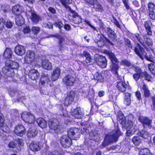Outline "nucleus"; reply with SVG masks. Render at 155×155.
Segmentation results:
<instances>
[{"mask_svg":"<svg viewBox=\"0 0 155 155\" xmlns=\"http://www.w3.org/2000/svg\"><path fill=\"white\" fill-rule=\"evenodd\" d=\"M141 76L142 77V74L138 73H135L133 75V77L134 79L136 81H138Z\"/></svg>","mask_w":155,"mask_h":155,"instance_id":"nucleus-47","label":"nucleus"},{"mask_svg":"<svg viewBox=\"0 0 155 155\" xmlns=\"http://www.w3.org/2000/svg\"><path fill=\"white\" fill-rule=\"evenodd\" d=\"M81 130L74 127L70 128L68 131V134L70 138L77 140L80 137Z\"/></svg>","mask_w":155,"mask_h":155,"instance_id":"nucleus-6","label":"nucleus"},{"mask_svg":"<svg viewBox=\"0 0 155 155\" xmlns=\"http://www.w3.org/2000/svg\"><path fill=\"white\" fill-rule=\"evenodd\" d=\"M86 2L90 5H93L94 4V0H84Z\"/></svg>","mask_w":155,"mask_h":155,"instance_id":"nucleus-59","label":"nucleus"},{"mask_svg":"<svg viewBox=\"0 0 155 155\" xmlns=\"http://www.w3.org/2000/svg\"><path fill=\"white\" fill-rule=\"evenodd\" d=\"M21 117L25 121L30 124L33 123L35 120V116L30 112H24L22 114Z\"/></svg>","mask_w":155,"mask_h":155,"instance_id":"nucleus-7","label":"nucleus"},{"mask_svg":"<svg viewBox=\"0 0 155 155\" xmlns=\"http://www.w3.org/2000/svg\"><path fill=\"white\" fill-rule=\"evenodd\" d=\"M38 131L35 128H30L28 131L27 135L28 137H35L37 134Z\"/></svg>","mask_w":155,"mask_h":155,"instance_id":"nucleus-27","label":"nucleus"},{"mask_svg":"<svg viewBox=\"0 0 155 155\" xmlns=\"http://www.w3.org/2000/svg\"><path fill=\"white\" fill-rule=\"evenodd\" d=\"M50 81L49 77L47 73H43L41 77L40 84L42 85H45Z\"/></svg>","mask_w":155,"mask_h":155,"instance_id":"nucleus-19","label":"nucleus"},{"mask_svg":"<svg viewBox=\"0 0 155 155\" xmlns=\"http://www.w3.org/2000/svg\"><path fill=\"white\" fill-rule=\"evenodd\" d=\"M14 132L17 136H21L25 133V129L23 125H18L15 127Z\"/></svg>","mask_w":155,"mask_h":155,"instance_id":"nucleus-13","label":"nucleus"},{"mask_svg":"<svg viewBox=\"0 0 155 155\" xmlns=\"http://www.w3.org/2000/svg\"><path fill=\"white\" fill-rule=\"evenodd\" d=\"M90 136L91 137H96L97 135V131L96 130H93L89 134Z\"/></svg>","mask_w":155,"mask_h":155,"instance_id":"nucleus-49","label":"nucleus"},{"mask_svg":"<svg viewBox=\"0 0 155 155\" xmlns=\"http://www.w3.org/2000/svg\"><path fill=\"white\" fill-rule=\"evenodd\" d=\"M150 24L151 22L150 21H146L144 23V27L146 28L147 34L149 35H152V32L150 26Z\"/></svg>","mask_w":155,"mask_h":155,"instance_id":"nucleus-33","label":"nucleus"},{"mask_svg":"<svg viewBox=\"0 0 155 155\" xmlns=\"http://www.w3.org/2000/svg\"><path fill=\"white\" fill-rule=\"evenodd\" d=\"M26 15L27 17L30 18L34 24L38 23L41 20L40 17L34 10L31 9L30 10H28L26 12Z\"/></svg>","mask_w":155,"mask_h":155,"instance_id":"nucleus-5","label":"nucleus"},{"mask_svg":"<svg viewBox=\"0 0 155 155\" xmlns=\"http://www.w3.org/2000/svg\"><path fill=\"white\" fill-rule=\"evenodd\" d=\"M90 55V54L87 51H84L81 54V57H84L86 58L89 57Z\"/></svg>","mask_w":155,"mask_h":155,"instance_id":"nucleus-54","label":"nucleus"},{"mask_svg":"<svg viewBox=\"0 0 155 155\" xmlns=\"http://www.w3.org/2000/svg\"><path fill=\"white\" fill-rule=\"evenodd\" d=\"M49 37H55L58 38L59 40V45L60 47H62L64 44V37L58 34L55 35H50Z\"/></svg>","mask_w":155,"mask_h":155,"instance_id":"nucleus-28","label":"nucleus"},{"mask_svg":"<svg viewBox=\"0 0 155 155\" xmlns=\"http://www.w3.org/2000/svg\"><path fill=\"white\" fill-rule=\"evenodd\" d=\"M63 81L66 85L72 86L74 83L75 79L72 76L67 75L64 77Z\"/></svg>","mask_w":155,"mask_h":155,"instance_id":"nucleus-14","label":"nucleus"},{"mask_svg":"<svg viewBox=\"0 0 155 155\" xmlns=\"http://www.w3.org/2000/svg\"><path fill=\"white\" fill-rule=\"evenodd\" d=\"M149 12L150 18L153 20L155 19V11H151Z\"/></svg>","mask_w":155,"mask_h":155,"instance_id":"nucleus-52","label":"nucleus"},{"mask_svg":"<svg viewBox=\"0 0 155 155\" xmlns=\"http://www.w3.org/2000/svg\"><path fill=\"white\" fill-rule=\"evenodd\" d=\"M15 22L18 25L20 26L24 24V20L21 15H19L16 18Z\"/></svg>","mask_w":155,"mask_h":155,"instance_id":"nucleus-34","label":"nucleus"},{"mask_svg":"<svg viewBox=\"0 0 155 155\" xmlns=\"http://www.w3.org/2000/svg\"><path fill=\"white\" fill-rule=\"evenodd\" d=\"M40 30V28L38 27H33L31 28V31L34 34L38 33Z\"/></svg>","mask_w":155,"mask_h":155,"instance_id":"nucleus-48","label":"nucleus"},{"mask_svg":"<svg viewBox=\"0 0 155 155\" xmlns=\"http://www.w3.org/2000/svg\"><path fill=\"white\" fill-rule=\"evenodd\" d=\"M71 3V0H68L67 1H65V0H61V3L64 7L71 14L73 17V22L76 24H79L81 22L82 20L81 17L78 15L76 12L72 10L71 8L67 4H69Z\"/></svg>","mask_w":155,"mask_h":155,"instance_id":"nucleus-3","label":"nucleus"},{"mask_svg":"<svg viewBox=\"0 0 155 155\" xmlns=\"http://www.w3.org/2000/svg\"><path fill=\"white\" fill-rule=\"evenodd\" d=\"M42 67L46 70H50L52 68L51 63L47 60H45L42 61Z\"/></svg>","mask_w":155,"mask_h":155,"instance_id":"nucleus-29","label":"nucleus"},{"mask_svg":"<svg viewBox=\"0 0 155 155\" xmlns=\"http://www.w3.org/2000/svg\"><path fill=\"white\" fill-rule=\"evenodd\" d=\"M16 146V143L14 141L10 142L8 144V147L10 148H15Z\"/></svg>","mask_w":155,"mask_h":155,"instance_id":"nucleus-50","label":"nucleus"},{"mask_svg":"<svg viewBox=\"0 0 155 155\" xmlns=\"http://www.w3.org/2000/svg\"><path fill=\"white\" fill-rule=\"evenodd\" d=\"M48 155H62L61 153L57 151L50 152Z\"/></svg>","mask_w":155,"mask_h":155,"instance_id":"nucleus-55","label":"nucleus"},{"mask_svg":"<svg viewBox=\"0 0 155 155\" xmlns=\"http://www.w3.org/2000/svg\"><path fill=\"white\" fill-rule=\"evenodd\" d=\"M121 65H126L128 67L131 66V63L128 61L126 60H123L121 62Z\"/></svg>","mask_w":155,"mask_h":155,"instance_id":"nucleus-45","label":"nucleus"},{"mask_svg":"<svg viewBox=\"0 0 155 155\" xmlns=\"http://www.w3.org/2000/svg\"><path fill=\"white\" fill-rule=\"evenodd\" d=\"M94 5V7L97 11L101 12L103 10V7L102 6L99 4H96V1L94 0V5Z\"/></svg>","mask_w":155,"mask_h":155,"instance_id":"nucleus-42","label":"nucleus"},{"mask_svg":"<svg viewBox=\"0 0 155 155\" xmlns=\"http://www.w3.org/2000/svg\"><path fill=\"white\" fill-rule=\"evenodd\" d=\"M134 51L142 60L144 57L147 60H149L146 53L144 52V50L139 44H138L137 46L135 48Z\"/></svg>","mask_w":155,"mask_h":155,"instance_id":"nucleus-8","label":"nucleus"},{"mask_svg":"<svg viewBox=\"0 0 155 155\" xmlns=\"http://www.w3.org/2000/svg\"><path fill=\"white\" fill-rule=\"evenodd\" d=\"M22 9V6L19 5H16L12 7V12L15 15L18 16L20 15Z\"/></svg>","mask_w":155,"mask_h":155,"instance_id":"nucleus-26","label":"nucleus"},{"mask_svg":"<svg viewBox=\"0 0 155 155\" xmlns=\"http://www.w3.org/2000/svg\"><path fill=\"white\" fill-rule=\"evenodd\" d=\"M35 52L31 50L28 51L25 57V61L27 63H31L33 62L35 59Z\"/></svg>","mask_w":155,"mask_h":155,"instance_id":"nucleus-11","label":"nucleus"},{"mask_svg":"<svg viewBox=\"0 0 155 155\" xmlns=\"http://www.w3.org/2000/svg\"><path fill=\"white\" fill-rule=\"evenodd\" d=\"M94 61L97 64L102 68H105L107 65L106 58L104 57H95Z\"/></svg>","mask_w":155,"mask_h":155,"instance_id":"nucleus-12","label":"nucleus"},{"mask_svg":"<svg viewBox=\"0 0 155 155\" xmlns=\"http://www.w3.org/2000/svg\"><path fill=\"white\" fill-rule=\"evenodd\" d=\"M60 143L63 147L66 148L70 146L72 142L71 138L68 135H65L61 137Z\"/></svg>","mask_w":155,"mask_h":155,"instance_id":"nucleus-9","label":"nucleus"},{"mask_svg":"<svg viewBox=\"0 0 155 155\" xmlns=\"http://www.w3.org/2000/svg\"><path fill=\"white\" fill-rule=\"evenodd\" d=\"M5 25L8 28H11L12 26V22L9 21H6Z\"/></svg>","mask_w":155,"mask_h":155,"instance_id":"nucleus-53","label":"nucleus"},{"mask_svg":"<svg viewBox=\"0 0 155 155\" xmlns=\"http://www.w3.org/2000/svg\"><path fill=\"white\" fill-rule=\"evenodd\" d=\"M135 71L136 73L140 74H142L143 73V72H142V71L141 70L140 68L138 67H135Z\"/></svg>","mask_w":155,"mask_h":155,"instance_id":"nucleus-57","label":"nucleus"},{"mask_svg":"<svg viewBox=\"0 0 155 155\" xmlns=\"http://www.w3.org/2000/svg\"><path fill=\"white\" fill-rule=\"evenodd\" d=\"M23 32L25 33H28L30 31V29L29 26H26L24 28Z\"/></svg>","mask_w":155,"mask_h":155,"instance_id":"nucleus-56","label":"nucleus"},{"mask_svg":"<svg viewBox=\"0 0 155 155\" xmlns=\"http://www.w3.org/2000/svg\"><path fill=\"white\" fill-rule=\"evenodd\" d=\"M132 142L135 145H138L141 143V140L139 137L135 136L132 138Z\"/></svg>","mask_w":155,"mask_h":155,"instance_id":"nucleus-38","label":"nucleus"},{"mask_svg":"<svg viewBox=\"0 0 155 155\" xmlns=\"http://www.w3.org/2000/svg\"><path fill=\"white\" fill-rule=\"evenodd\" d=\"M30 149L33 151H37L40 149V147L38 143L32 142L30 144Z\"/></svg>","mask_w":155,"mask_h":155,"instance_id":"nucleus-31","label":"nucleus"},{"mask_svg":"<svg viewBox=\"0 0 155 155\" xmlns=\"http://www.w3.org/2000/svg\"><path fill=\"white\" fill-rule=\"evenodd\" d=\"M155 68V66L153 64L151 63L148 64V68L150 71L154 69Z\"/></svg>","mask_w":155,"mask_h":155,"instance_id":"nucleus-63","label":"nucleus"},{"mask_svg":"<svg viewBox=\"0 0 155 155\" xmlns=\"http://www.w3.org/2000/svg\"><path fill=\"white\" fill-rule=\"evenodd\" d=\"M149 12L153 11H155V5L152 3H150L148 4V9Z\"/></svg>","mask_w":155,"mask_h":155,"instance_id":"nucleus-41","label":"nucleus"},{"mask_svg":"<svg viewBox=\"0 0 155 155\" xmlns=\"http://www.w3.org/2000/svg\"><path fill=\"white\" fill-rule=\"evenodd\" d=\"M38 125L42 128H45L47 126L46 121L43 118H39L37 120Z\"/></svg>","mask_w":155,"mask_h":155,"instance_id":"nucleus-30","label":"nucleus"},{"mask_svg":"<svg viewBox=\"0 0 155 155\" xmlns=\"http://www.w3.org/2000/svg\"><path fill=\"white\" fill-rule=\"evenodd\" d=\"M133 37H134L135 38H136L137 40L140 42V44L142 45L147 50V47L146 45H145L143 42V40L141 38H140V35L138 34H136L133 35Z\"/></svg>","mask_w":155,"mask_h":155,"instance_id":"nucleus-37","label":"nucleus"},{"mask_svg":"<svg viewBox=\"0 0 155 155\" xmlns=\"http://www.w3.org/2000/svg\"><path fill=\"white\" fill-rule=\"evenodd\" d=\"M130 100L129 98H125V101H124V104L127 105H129L130 104Z\"/></svg>","mask_w":155,"mask_h":155,"instance_id":"nucleus-58","label":"nucleus"},{"mask_svg":"<svg viewBox=\"0 0 155 155\" xmlns=\"http://www.w3.org/2000/svg\"><path fill=\"white\" fill-rule=\"evenodd\" d=\"M117 120L127 128V134L128 136L132 135L135 132V130L133 128V122L131 120L126 121L125 118L121 112L118 113L117 118Z\"/></svg>","mask_w":155,"mask_h":155,"instance_id":"nucleus-1","label":"nucleus"},{"mask_svg":"<svg viewBox=\"0 0 155 155\" xmlns=\"http://www.w3.org/2000/svg\"><path fill=\"white\" fill-rule=\"evenodd\" d=\"M5 22L6 21L4 19H0V31L3 30L5 28Z\"/></svg>","mask_w":155,"mask_h":155,"instance_id":"nucleus-43","label":"nucleus"},{"mask_svg":"<svg viewBox=\"0 0 155 155\" xmlns=\"http://www.w3.org/2000/svg\"><path fill=\"white\" fill-rule=\"evenodd\" d=\"M17 141L18 143L21 146H22L24 145L23 140L21 139H18L17 140Z\"/></svg>","mask_w":155,"mask_h":155,"instance_id":"nucleus-64","label":"nucleus"},{"mask_svg":"<svg viewBox=\"0 0 155 155\" xmlns=\"http://www.w3.org/2000/svg\"><path fill=\"white\" fill-rule=\"evenodd\" d=\"M137 134L139 136L145 139L147 138L149 136L148 133L145 130L139 131Z\"/></svg>","mask_w":155,"mask_h":155,"instance_id":"nucleus-35","label":"nucleus"},{"mask_svg":"<svg viewBox=\"0 0 155 155\" xmlns=\"http://www.w3.org/2000/svg\"><path fill=\"white\" fill-rule=\"evenodd\" d=\"M127 87V85L123 81H117V88L118 90L121 92H125Z\"/></svg>","mask_w":155,"mask_h":155,"instance_id":"nucleus-22","label":"nucleus"},{"mask_svg":"<svg viewBox=\"0 0 155 155\" xmlns=\"http://www.w3.org/2000/svg\"><path fill=\"white\" fill-rule=\"evenodd\" d=\"M39 74L38 71L35 69L31 70L28 74L29 78L32 80H36L39 77Z\"/></svg>","mask_w":155,"mask_h":155,"instance_id":"nucleus-18","label":"nucleus"},{"mask_svg":"<svg viewBox=\"0 0 155 155\" xmlns=\"http://www.w3.org/2000/svg\"><path fill=\"white\" fill-rule=\"evenodd\" d=\"M106 33L108 36L110 37L113 41L116 40L117 36L114 31L110 28L108 27L106 29Z\"/></svg>","mask_w":155,"mask_h":155,"instance_id":"nucleus-25","label":"nucleus"},{"mask_svg":"<svg viewBox=\"0 0 155 155\" xmlns=\"http://www.w3.org/2000/svg\"><path fill=\"white\" fill-rule=\"evenodd\" d=\"M12 54L11 49L9 48H6L4 53L3 56L6 59H10L12 57Z\"/></svg>","mask_w":155,"mask_h":155,"instance_id":"nucleus-32","label":"nucleus"},{"mask_svg":"<svg viewBox=\"0 0 155 155\" xmlns=\"http://www.w3.org/2000/svg\"><path fill=\"white\" fill-rule=\"evenodd\" d=\"M108 55L109 58L112 63V65L110 66L111 71L114 73L117 74V70L119 68L117 64L118 62V60L114 54L112 53L109 52Z\"/></svg>","mask_w":155,"mask_h":155,"instance_id":"nucleus-4","label":"nucleus"},{"mask_svg":"<svg viewBox=\"0 0 155 155\" xmlns=\"http://www.w3.org/2000/svg\"><path fill=\"white\" fill-rule=\"evenodd\" d=\"M142 77H144L145 79L148 81H150V76L146 72H144L142 74Z\"/></svg>","mask_w":155,"mask_h":155,"instance_id":"nucleus-46","label":"nucleus"},{"mask_svg":"<svg viewBox=\"0 0 155 155\" xmlns=\"http://www.w3.org/2000/svg\"><path fill=\"white\" fill-rule=\"evenodd\" d=\"M135 95L137 99L140 100L141 98V95L139 91H137L136 92Z\"/></svg>","mask_w":155,"mask_h":155,"instance_id":"nucleus-60","label":"nucleus"},{"mask_svg":"<svg viewBox=\"0 0 155 155\" xmlns=\"http://www.w3.org/2000/svg\"><path fill=\"white\" fill-rule=\"evenodd\" d=\"M139 120L143 124L147 125L149 128L152 127L151 125L152 120L147 118L141 116L139 117Z\"/></svg>","mask_w":155,"mask_h":155,"instance_id":"nucleus-17","label":"nucleus"},{"mask_svg":"<svg viewBox=\"0 0 155 155\" xmlns=\"http://www.w3.org/2000/svg\"><path fill=\"white\" fill-rule=\"evenodd\" d=\"M2 71L5 75L8 77L12 78L15 75L14 70L6 66L2 68Z\"/></svg>","mask_w":155,"mask_h":155,"instance_id":"nucleus-15","label":"nucleus"},{"mask_svg":"<svg viewBox=\"0 0 155 155\" xmlns=\"http://www.w3.org/2000/svg\"><path fill=\"white\" fill-rule=\"evenodd\" d=\"M139 155H152L150 150L148 148L141 149L140 151Z\"/></svg>","mask_w":155,"mask_h":155,"instance_id":"nucleus-36","label":"nucleus"},{"mask_svg":"<svg viewBox=\"0 0 155 155\" xmlns=\"http://www.w3.org/2000/svg\"><path fill=\"white\" fill-rule=\"evenodd\" d=\"M6 65L11 69H17L19 67L18 64L15 61H13L10 60H7L5 63Z\"/></svg>","mask_w":155,"mask_h":155,"instance_id":"nucleus-20","label":"nucleus"},{"mask_svg":"<svg viewBox=\"0 0 155 155\" xmlns=\"http://www.w3.org/2000/svg\"><path fill=\"white\" fill-rule=\"evenodd\" d=\"M54 25L57 27H58L59 28H61L63 27L64 25L61 21H58L54 23Z\"/></svg>","mask_w":155,"mask_h":155,"instance_id":"nucleus-51","label":"nucleus"},{"mask_svg":"<svg viewBox=\"0 0 155 155\" xmlns=\"http://www.w3.org/2000/svg\"><path fill=\"white\" fill-rule=\"evenodd\" d=\"M85 22L88 25H89L94 30H96V28L92 25L90 23V21L88 20H85Z\"/></svg>","mask_w":155,"mask_h":155,"instance_id":"nucleus-61","label":"nucleus"},{"mask_svg":"<svg viewBox=\"0 0 155 155\" xmlns=\"http://www.w3.org/2000/svg\"><path fill=\"white\" fill-rule=\"evenodd\" d=\"M122 134V133L120 132L119 129H118L116 132L112 134L106 135L103 142L100 146V147L103 148L110 143L116 142L119 137Z\"/></svg>","mask_w":155,"mask_h":155,"instance_id":"nucleus-2","label":"nucleus"},{"mask_svg":"<svg viewBox=\"0 0 155 155\" xmlns=\"http://www.w3.org/2000/svg\"><path fill=\"white\" fill-rule=\"evenodd\" d=\"M60 72L61 70L59 68H57L54 69L51 75V80L54 81L57 80L59 77Z\"/></svg>","mask_w":155,"mask_h":155,"instance_id":"nucleus-23","label":"nucleus"},{"mask_svg":"<svg viewBox=\"0 0 155 155\" xmlns=\"http://www.w3.org/2000/svg\"><path fill=\"white\" fill-rule=\"evenodd\" d=\"M142 89L143 91L144 96L145 97L149 96L150 94V92L147 86L145 84H143L142 87Z\"/></svg>","mask_w":155,"mask_h":155,"instance_id":"nucleus-39","label":"nucleus"},{"mask_svg":"<svg viewBox=\"0 0 155 155\" xmlns=\"http://www.w3.org/2000/svg\"><path fill=\"white\" fill-rule=\"evenodd\" d=\"M104 78L101 75H98L97 78V80L100 82H102Z\"/></svg>","mask_w":155,"mask_h":155,"instance_id":"nucleus-62","label":"nucleus"},{"mask_svg":"<svg viewBox=\"0 0 155 155\" xmlns=\"http://www.w3.org/2000/svg\"><path fill=\"white\" fill-rule=\"evenodd\" d=\"M15 52L18 55L22 56L25 54V50L24 47L19 45L15 47Z\"/></svg>","mask_w":155,"mask_h":155,"instance_id":"nucleus-21","label":"nucleus"},{"mask_svg":"<svg viewBox=\"0 0 155 155\" xmlns=\"http://www.w3.org/2000/svg\"><path fill=\"white\" fill-rule=\"evenodd\" d=\"M4 120L3 115L2 114L0 113V127H2L3 126H5Z\"/></svg>","mask_w":155,"mask_h":155,"instance_id":"nucleus-44","label":"nucleus"},{"mask_svg":"<svg viewBox=\"0 0 155 155\" xmlns=\"http://www.w3.org/2000/svg\"><path fill=\"white\" fill-rule=\"evenodd\" d=\"M72 115L77 119H81L83 117L79 107H77L72 112Z\"/></svg>","mask_w":155,"mask_h":155,"instance_id":"nucleus-24","label":"nucleus"},{"mask_svg":"<svg viewBox=\"0 0 155 155\" xmlns=\"http://www.w3.org/2000/svg\"><path fill=\"white\" fill-rule=\"evenodd\" d=\"M48 125L50 128L56 132L60 130V126L58 125V121L57 119H50L48 121Z\"/></svg>","mask_w":155,"mask_h":155,"instance_id":"nucleus-10","label":"nucleus"},{"mask_svg":"<svg viewBox=\"0 0 155 155\" xmlns=\"http://www.w3.org/2000/svg\"><path fill=\"white\" fill-rule=\"evenodd\" d=\"M74 97V92L73 91H70L68 94L65 101V104L66 106L69 105L73 101Z\"/></svg>","mask_w":155,"mask_h":155,"instance_id":"nucleus-16","label":"nucleus"},{"mask_svg":"<svg viewBox=\"0 0 155 155\" xmlns=\"http://www.w3.org/2000/svg\"><path fill=\"white\" fill-rule=\"evenodd\" d=\"M143 37L144 40L148 46H151L153 45V41L152 39L147 37L146 35L143 36Z\"/></svg>","mask_w":155,"mask_h":155,"instance_id":"nucleus-40","label":"nucleus"}]
</instances>
